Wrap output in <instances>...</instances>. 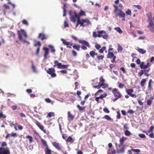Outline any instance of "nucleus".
I'll use <instances>...</instances> for the list:
<instances>
[{
    "label": "nucleus",
    "instance_id": "f257e3e1",
    "mask_svg": "<svg viewBox=\"0 0 154 154\" xmlns=\"http://www.w3.org/2000/svg\"><path fill=\"white\" fill-rule=\"evenodd\" d=\"M93 36L94 38L102 37L103 38H107L108 35L104 30H99L97 32L94 31L93 32Z\"/></svg>",
    "mask_w": 154,
    "mask_h": 154
},
{
    "label": "nucleus",
    "instance_id": "f03ea898",
    "mask_svg": "<svg viewBox=\"0 0 154 154\" xmlns=\"http://www.w3.org/2000/svg\"><path fill=\"white\" fill-rule=\"evenodd\" d=\"M113 6L114 8L113 12L115 14L116 17L119 16L120 17H122L123 18L122 19L123 21L125 20V13L122 11V9H118V7L116 5L114 4Z\"/></svg>",
    "mask_w": 154,
    "mask_h": 154
},
{
    "label": "nucleus",
    "instance_id": "7ed1b4c3",
    "mask_svg": "<svg viewBox=\"0 0 154 154\" xmlns=\"http://www.w3.org/2000/svg\"><path fill=\"white\" fill-rule=\"evenodd\" d=\"M69 14L70 16L69 18L71 21L75 23L76 20H79V18L80 19L75 12H74L72 11H70Z\"/></svg>",
    "mask_w": 154,
    "mask_h": 154
},
{
    "label": "nucleus",
    "instance_id": "20e7f679",
    "mask_svg": "<svg viewBox=\"0 0 154 154\" xmlns=\"http://www.w3.org/2000/svg\"><path fill=\"white\" fill-rule=\"evenodd\" d=\"M19 38H26L27 37L26 32L23 29H20L17 31Z\"/></svg>",
    "mask_w": 154,
    "mask_h": 154
},
{
    "label": "nucleus",
    "instance_id": "39448f33",
    "mask_svg": "<svg viewBox=\"0 0 154 154\" xmlns=\"http://www.w3.org/2000/svg\"><path fill=\"white\" fill-rule=\"evenodd\" d=\"M112 92L114 96L116 97L121 98L122 97V95L121 93L118 91L117 89L116 88L113 89L112 90Z\"/></svg>",
    "mask_w": 154,
    "mask_h": 154
},
{
    "label": "nucleus",
    "instance_id": "423d86ee",
    "mask_svg": "<svg viewBox=\"0 0 154 154\" xmlns=\"http://www.w3.org/2000/svg\"><path fill=\"white\" fill-rule=\"evenodd\" d=\"M55 70L53 68H49L48 70L47 71L48 73L51 75L52 77H54L56 76V74L54 72Z\"/></svg>",
    "mask_w": 154,
    "mask_h": 154
},
{
    "label": "nucleus",
    "instance_id": "0eeeda50",
    "mask_svg": "<svg viewBox=\"0 0 154 154\" xmlns=\"http://www.w3.org/2000/svg\"><path fill=\"white\" fill-rule=\"evenodd\" d=\"M81 22H83V26H82L83 27L88 26L91 24L90 21L88 19H82L81 20Z\"/></svg>",
    "mask_w": 154,
    "mask_h": 154
},
{
    "label": "nucleus",
    "instance_id": "6e6552de",
    "mask_svg": "<svg viewBox=\"0 0 154 154\" xmlns=\"http://www.w3.org/2000/svg\"><path fill=\"white\" fill-rule=\"evenodd\" d=\"M149 30L153 33H154V23L153 22H150L147 26Z\"/></svg>",
    "mask_w": 154,
    "mask_h": 154
},
{
    "label": "nucleus",
    "instance_id": "1a4fd4ad",
    "mask_svg": "<svg viewBox=\"0 0 154 154\" xmlns=\"http://www.w3.org/2000/svg\"><path fill=\"white\" fill-rule=\"evenodd\" d=\"M43 49L44 51V57L45 58H48L47 56L49 54L48 49L46 47H44Z\"/></svg>",
    "mask_w": 154,
    "mask_h": 154
},
{
    "label": "nucleus",
    "instance_id": "9d476101",
    "mask_svg": "<svg viewBox=\"0 0 154 154\" xmlns=\"http://www.w3.org/2000/svg\"><path fill=\"white\" fill-rule=\"evenodd\" d=\"M52 144L57 150H61V146L59 143L56 142H54L52 143Z\"/></svg>",
    "mask_w": 154,
    "mask_h": 154
},
{
    "label": "nucleus",
    "instance_id": "9b49d317",
    "mask_svg": "<svg viewBox=\"0 0 154 154\" xmlns=\"http://www.w3.org/2000/svg\"><path fill=\"white\" fill-rule=\"evenodd\" d=\"M63 43L65 45L67 46V47L69 48H71V46L72 44L69 42H67L64 39H61Z\"/></svg>",
    "mask_w": 154,
    "mask_h": 154
},
{
    "label": "nucleus",
    "instance_id": "f8f14e48",
    "mask_svg": "<svg viewBox=\"0 0 154 154\" xmlns=\"http://www.w3.org/2000/svg\"><path fill=\"white\" fill-rule=\"evenodd\" d=\"M79 42L82 44H84L88 47H89L90 45L89 43L84 40H79Z\"/></svg>",
    "mask_w": 154,
    "mask_h": 154
},
{
    "label": "nucleus",
    "instance_id": "ddd939ff",
    "mask_svg": "<svg viewBox=\"0 0 154 154\" xmlns=\"http://www.w3.org/2000/svg\"><path fill=\"white\" fill-rule=\"evenodd\" d=\"M35 123L41 130H43L44 129V126L38 121H36Z\"/></svg>",
    "mask_w": 154,
    "mask_h": 154
},
{
    "label": "nucleus",
    "instance_id": "4468645a",
    "mask_svg": "<svg viewBox=\"0 0 154 154\" xmlns=\"http://www.w3.org/2000/svg\"><path fill=\"white\" fill-rule=\"evenodd\" d=\"M54 65L55 66H57L58 68L59 69H61L62 66V64L61 63H60L58 62V61L55 60L54 61Z\"/></svg>",
    "mask_w": 154,
    "mask_h": 154
},
{
    "label": "nucleus",
    "instance_id": "2eb2a0df",
    "mask_svg": "<svg viewBox=\"0 0 154 154\" xmlns=\"http://www.w3.org/2000/svg\"><path fill=\"white\" fill-rule=\"evenodd\" d=\"M2 147H0V154H10L9 150L7 149L5 150L2 152H1V151L3 149Z\"/></svg>",
    "mask_w": 154,
    "mask_h": 154
},
{
    "label": "nucleus",
    "instance_id": "dca6fc26",
    "mask_svg": "<svg viewBox=\"0 0 154 154\" xmlns=\"http://www.w3.org/2000/svg\"><path fill=\"white\" fill-rule=\"evenodd\" d=\"M148 20L151 22H153L152 21V14L151 12H149L146 14Z\"/></svg>",
    "mask_w": 154,
    "mask_h": 154
},
{
    "label": "nucleus",
    "instance_id": "f3484780",
    "mask_svg": "<svg viewBox=\"0 0 154 154\" xmlns=\"http://www.w3.org/2000/svg\"><path fill=\"white\" fill-rule=\"evenodd\" d=\"M78 15L79 16V17L80 18L81 16H85L86 14L85 11L81 10Z\"/></svg>",
    "mask_w": 154,
    "mask_h": 154
},
{
    "label": "nucleus",
    "instance_id": "a211bd4d",
    "mask_svg": "<svg viewBox=\"0 0 154 154\" xmlns=\"http://www.w3.org/2000/svg\"><path fill=\"white\" fill-rule=\"evenodd\" d=\"M38 37L39 38H46L48 37L44 33H42L39 34Z\"/></svg>",
    "mask_w": 154,
    "mask_h": 154
},
{
    "label": "nucleus",
    "instance_id": "6ab92c4d",
    "mask_svg": "<svg viewBox=\"0 0 154 154\" xmlns=\"http://www.w3.org/2000/svg\"><path fill=\"white\" fill-rule=\"evenodd\" d=\"M154 97H150L149 99L147 100V105L150 106L151 105L152 102L153 100L154 99Z\"/></svg>",
    "mask_w": 154,
    "mask_h": 154
},
{
    "label": "nucleus",
    "instance_id": "aec40b11",
    "mask_svg": "<svg viewBox=\"0 0 154 154\" xmlns=\"http://www.w3.org/2000/svg\"><path fill=\"white\" fill-rule=\"evenodd\" d=\"M83 22H81V20L79 18V20H77V23L76 25V27H77L79 24L81 26H83Z\"/></svg>",
    "mask_w": 154,
    "mask_h": 154
},
{
    "label": "nucleus",
    "instance_id": "412c9836",
    "mask_svg": "<svg viewBox=\"0 0 154 154\" xmlns=\"http://www.w3.org/2000/svg\"><path fill=\"white\" fill-rule=\"evenodd\" d=\"M144 63L143 62H142L141 63L140 67L141 69H146L147 68V66H146V65H144Z\"/></svg>",
    "mask_w": 154,
    "mask_h": 154
},
{
    "label": "nucleus",
    "instance_id": "4be33fe9",
    "mask_svg": "<svg viewBox=\"0 0 154 154\" xmlns=\"http://www.w3.org/2000/svg\"><path fill=\"white\" fill-rule=\"evenodd\" d=\"M124 137H122L119 140L120 144L119 145V147H121V146H122V144L124 143Z\"/></svg>",
    "mask_w": 154,
    "mask_h": 154
},
{
    "label": "nucleus",
    "instance_id": "5701e85b",
    "mask_svg": "<svg viewBox=\"0 0 154 154\" xmlns=\"http://www.w3.org/2000/svg\"><path fill=\"white\" fill-rule=\"evenodd\" d=\"M48 47L51 48V51L52 53H54L55 52V49L54 47L51 45H49Z\"/></svg>",
    "mask_w": 154,
    "mask_h": 154
},
{
    "label": "nucleus",
    "instance_id": "b1692460",
    "mask_svg": "<svg viewBox=\"0 0 154 154\" xmlns=\"http://www.w3.org/2000/svg\"><path fill=\"white\" fill-rule=\"evenodd\" d=\"M137 51L138 52H139L140 53L143 54H145L146 52V51L144 50L142 48H138L137 49Z\"/></svg>",
    "mask_w": 154,
    "mask_h": 154
},
{
    "label": "nucleus",
    "instance_id": "393cba45",
    "mask_svg": "<svg viewBox=\"0 0 154 154\" xmlns=\"http://www.w3.org/2000/svg\"><path fill=\"white\" fill-rule=\"evenodd\" d=\"M114 56V54L112 52L109 51L107 55V58H112Z\"/></svg>",
    "mask_w": 154,
    "mask_h": 154
},
{
    "label": "nucleus",
    "instance_id": "a878e982",
    "mask_svg": "<svg viewBox=\"0 0 154 154\" xmlns=\"http://www.w3.org/2000/svg\"><path fill=\"white\" fill-rule=\"evenodd\" d=\"M66 141L68 142L73 143L74 141V140L71 136H69L68 139L66 140Z\"/></svg>",
    "mask_w": 154,
    "mask_h": 154
},
{
    "label": "nucleus",
    "instance_id": "bb28decb",
    "mask_svg": "<svg viewBox=\"0 0 154 154\" xmlns=\"http://www.w3.org/2000/svg\"><path fill=\"white\" fill-rule=\"evenodd\" d=\"M146 82V80L145 79H142L141 82H140V85L141 87H143Z\"/></svg>",
    "mask_w": 154,
    "mask_h": 154
},
{
    "label": "nucleus",
    "instance_id": "cd10ccee",
    "mask_svg": "<svg viewBox=\"0 0 154 154\" xmlns=\"http://www.w3.org/2000/svg\"><path fill=\"white\" fill-rule=\"evenodd\" d=\"M114 29L120 34H121L123 32L119 27H115Z\"/></svg>",
    "mask_w": 154,
    "mask_h": 154
},
{
    "label": "nucleus",
    "instance_id": "c85d7f7f",
    "mask_svg": "<svg viewBox=\"0 0 154 154\" xmlns=\"http://www.w3.org/2000/svg\"><path fill=\"white\" fill-rule=\"evenodd\" d=\"M32 63V69L33 71L35 72H37L35 67L34 66L33 62L32 61L31 62Z\"/></svg>",
    "mask_w": 154,
    "mask_h": 154
},
{
    "label": "nucleus",
    "instance_id": "c756f323",
    "mask_svg": "<svg viewBox=\"0 0 154 154\" xmlns=\"http://www.w3.org/2000/svg\"><path fill=\"white\" fill-rule=\"evenodd\" d=\"M73 47L77 51H79L80 48V45H77L76 44H75L73 46Z\"/></svg>",
    "mask_w": 154,
    "mask_h": 154
},
{
    "label": "nucleus",
    "instance_id": "7c9ffc66",
    "mask_svg": "<svg viewBox=\"0 0 154 154\" xmlns=\"http://www.w3.org/2000/svg\"><path fill=\"white\" fill-rule=\"evenodd\" d=\"M90 55L92 57H94L95 55H97V54L94 51H92L90 52Z\"/></svg>",
    "mask_w": 154,
    "mask_h": 154
},
{
    "label": "nucleus",
    "instance_id": "2f4dec72",
    "mask_svg": "<svg viewBox=\"0 0 154 154\" xmlns=\"http://www.w3.org/2000/svg\"><path fill=\"white\" fill-rule=\"evenodd\" d=\"M20 42L26 44L27 45L29 44V43L28 42L26 41L25 39H20Z\"/></svg>",
    "mask_w": 154,
    "mask_h": 154
},
{
    "label": "nucleus",
    "instance_id": "473e14b6",
    "mask_svg": "<svg viewBox=\"0 0 154 154\" xmlns=\"http://www.w3.org/2000/svg\"><path fill=\"white\" fill-rule=\"evenodd\" d=\"M118 52H122L123 50L122 48L121 47V46L119 44H118Z\"/></svg>",
    "mask_w": 154,
    "mask_h": 154
},
{
    "label": "nucleus",
    "instance_id": "72a5a7b5",
    "mask_svg": "<svg viewBox=\"0 0 154 154\" xmlns=\"http://www.w3.org/2000/svg\"><path fill=\"white\" fill-rule=\"evenodd\" d=\"M68 117L70 118L71 120H73L74 118V116L70 113L69 111L68 112Z\"/></svg>",
    "mask_w": 154,
    "mask_h": 154
},
{
    "label": "nucleus",
    "instance_id": "f704fd0d",
    "mask_svg": "<svg viewBox=\"0 0 154 154\" xmlns=\"http://www.w3.org/2000/svg\"><path fill=\"white\" fill-rule=\"evenodd\" d=\"M134 91L132 89H129L126 90L127 93L130 96L132 94V93Z\"/></svg>",
    "mask_w": 154,
    "mask_h": 154
},
{
    "label": "nucleus",
    "instance_id": "c9c22d12",
    "mask_svg": "<svg viewBox=\"0 0 154 154\" xmlns=\"http://www.w3.org/2000/svg\"><path fill=\"white\" fill-rule=\"evenodd\" d=\"M41 142L43 145L46 147V148L48 147V146L47 145V142L45 140L43 139H42L41 140Z\"/></svg>",
    "mask_w": 154,
    "mask_h": 154
},
{
    "label": "nucleus",
    "instance_id": "e433bc0d",
    "mask_svg": "<svg viewBox=\"0 0 154 154\" xmlns=\"http://www.w3.org/2000/svg\"><path fill=\"white\" fill-rule=\"evenodd\" d=\"M125 134L126 136H129L131 134L130 132L128 130H126L125 131Z\"/></svg>",
    "mask_w": 154,
    "mask_h": 154
},
{
    "label": "nucleus",
    "instance_id": "4c0bfd02",
    "mask_svg": "<svg viewBox=\"0 0 154 154\" xmlns=\"http://www.w3.org/2000/svg\"><path fill=\"white\" fill-rule=\"evenodd\" d=\"M77 106L79 109L80 111L83 110L85 108V107H81L79 105H77Z\"/></svg>",
    "mask_w": 154,
    "mask_h": 154
},
{
    "label": "nucleus",
    "instance_id": "58836bf2",
    "mask_svg": "<svg viewBox=\"0 0 154 154\" xmlns=\"http://www.w3.org/2000/svg\"><path fill=\"white\" fill-rule=\"evenodd\" d=\"M100 82H99V84L100 85H101V84L104 83L105 81V80L103 79L102 77H101L100 79Z\"/></svg>",
    "mask_w": 154,
    "mask_h": 154
},
{
    "label": "nucleus",
    "instance_id": "ea45409f",
    "mask_svg": "<svg viewBox=\"0 0 154 154\" xmlns=\"http://www.w3.org/2000/svg\"><path fill=\"white\" fill-rule=\"evenodd\" d=\"M26 138L29 139V141L30 143H31L33 140V138L31 136L28 135L26 136Z\"/></svg>",
    "mask_w": 154,
    "mask_h": 154
},
{
    "label": "nucleus",
    "instance_id": "a19ab883",
    "mask_svg": "<svg viewBox=\"0 0 154 154\" xmlns=\"http://www.w3.org/2000/svg\"><path fill=\"white\" fill-rule=\"evenodd\" d=\"M54 116V112H49L48 114V116L49 118H50L52 116Z\"/></svg>",
    "mask_w": 154,
    "mask_h": 154
},
{
    "label": "nucleus",
    "instance_id": "79ce46f5",
    "mask_svg": "<svg viewBox=\"0 0 154 154\" xmlns=\"http://www.w3.org/2000/svg\"><path fill=\"white\" fill-rule=\"evenodd\" d=\"M106 49V47H103L101 48L99 50V52L100 53H102L103 52L104 50H105Z\"/></svg>",
    "mask_w": 154,
    "mask_h": 154
},
{
    "label": "nucleus",
    "instance_id": "37998d69",
    "mask_svg": "<svg viewBox=\"0 0 154 154\" xmlns=\"http://www.w3.org/2000/svg\"><path fill=\"white\" fill-rule=\"evenodd\" d=\"M107 96V94L106 93H105L103 94H101L100 97V99H102L103 98L106 97Z\"/></svg>",
    "mask_w": 154,
    "mask_h": 154
},
{
    "label": "nucleus",
    "instance_id": "c03bdc74",
    "mask_svg": "<svg viewBox=\"0 0 154 154\" xmlns=\"http://www.w3.org/2000/svg\"><path fill=\"white\" fill-rule=\"evenodd\" d=\"M41 45V44L39 42H37L34 44V46L35 47L38 46L40 47Z\"/></svg>",
    "mask_w": 154,
    "mask_h": 154
},
{
    "label": "nucleus",
    "instance_id": "a18cd8bd",
    "mask_svg": "<svg viewBox=\"0 0 154 154\" xmlns=\"http://www.w3.org/2000/svg\"><path fill=\"white\" fill-rule=\"evenodd\" d=\"M22 23L23 24L27 26L28 25V23L27 21L25 19L22 20Z\"/></svg>",
    "mask_w": 154,
    "mask_h": 154
},
{
    "label": "nucleus",
    "instance_id": "49530a36",
    "mask_svg": "<svg viewBox=\"0 0 154 154\" xmlns=\"http://www.w3.org/2000/svg\"><path fill=\"white\" fill-rule=\"evenodd\" d=\"M7 144L5 142H2V146L1 147H2L3 148V149L1 151V152L2 153L5 150H3L4 149L3 147L5 146H6V145Z\"/></svg>",
    "mask_w": 154,
    "mask_h": 154
},
{
    "label": "nucleus",
    "instance_id": "de8ad7c7",
    "mask_svg": "<svg viewBox=\"0 0 154 154\" xmlns=\"http://www.w3.org/2000/svg\"><path fill=\"white\" fill-rule=\"evenodd\" d=\"M104 118L107 120H111L112 119L111 117L108 115H106L104 116Z\"/></svg>",
    "mask_w": 154,
    "mask_h": 154
},
{
    "label": "nucleus",
    "instance_id": "09e8293b",
    "mask_svg": "<svg viewBox=\"0 0 154 154\" xmlns=\"http://www.w3.org/2000/svg\"><path fill=\"white\" fill-rule=\"evenodd\" d=\"M100 84L99 83L98 85L97 86L94 85L93 86V87L95 88H97V89H99L102 87L103 85H100Z\"/></svg>",
    "mask_w": 154,
    "mask_h": 154
},
{
    "label": "nucleus",
    "instance_id": "8fccbe9b",
    "mask_svg": "<svg viewBox=\"0 0 154 154\" xmlns=\"http://www.w3.org/2000/svg\"><path fill=\"white\" fill-rule=\"evenodd\" d=\"M144 74V71L143 70H141L138 73V75L140 76H141Z\"/></svg>",
    "mask_w": 154,
    "mask_h": 154
},
{
    "label": "nucleus",
    "instance_id": "3c124183",
    "mask_svg": "<svg viewBox=\"0 0 154 154\" xmlns=\"http://www.w3.org/2000/svg\"><path fill=\"white\" fill-rule=\"evenodd\" d=\"M125 13L128 15H131V10L129 9H128L127 11Z\"/></svg>",
    "mask_w": 154,
    "mask_h": 154
},
{
    "label": "nucleus",
    "instance_id": "603ef678",
    "mask_svg": "<svg viewBox=\"0 0 154 154\" xmlns=\"http://www.w3.org/2000/svg\"><path fill=\"white\" fill-rule=\"evenodd\" d=\"M134 6L137 8V9L139 10H140L142 9V7L139 5H134Z\"/></svg>",
    "mask_w": 154,
    "mask_h": 154
},
{
    "label": "nucleus",
    "instance_id": "864d4df0",
    "mask_svg": "<svg viewBox=\"0 0 154 154\" xmlns=\"http://www.w3.org/2000/svg\"><path fill=\"white\" fill-rule=\"evenodd\" d=\"M117 115L116 116L117 118L118 119H120L121 117V115L119 111H117Z\"/></svg>",
    "mask_w": 154,
    "mask_h": 154
},
{
    "label": "nucleus",
    "instance_id": "5fc2aeb1",
    "mask_svg": "<svg viewBox=\"0 0 154 154\" xmlns=\"http://www.w3.org/2000/svg\"><path fill=\"white\" fill-rule=\"evenodd\" d=\"M104 56L102 55L97 56V58L98 60H100L104 58Z\"/></svg>",
    "mask_w": 154,
    "mask_h": 154
},
{
    "label": "nucleus",
    "instance_id": "6e6d98bb",
    "mask_svg": "<svg viewBox=\"0 0 154 154\" xmlns=\"http://www.w3.org/2000/svg\"><path fill=\"white\" fill-rule=\"evenodd\" d=\"M95 48L97 50L99 49L101 47V46L99 44H96L95 45Z\"/></svg>",
    "mask_w": 154,
    "mask_h": 154
},
{
    "label": "nucleus",
    "instance_id": "4d7b16f0",
    "mask_svg": "<svg viewBox=\"0 0 154 154\" xmlns=\"http://www.w3.org/2000/svg\"><path fill=\"white\" fill-rule=\"evenodd\" d=\"M6 117V116L3 115V113L2 112L0 113V118H5Z\"/></svg>",
    "mask_w": 154,
    "mask_h": 154
},
{
    "label": "nucleus",
    "instance_id": "13d9d810",
    "mask_svg": "<svg viewBox=\"0 0 154 154\" xmlns=\"http://www.w3.org/2000/svg\"><path fill=\"white\" fill-rule=\"evenodd\" d=\"M138 136L142 138H145L146 137V136H145V135L143 134H139L138 135Z\"/></svg>",
    "mask_w": 154,
    "mask_h": 154
},
{
    "label": "nucleus",
    "instance_id": "bf43d9fd",
    "mask_svg": "<svg viewBox=\"0 0 154 154\" xmlns=\"http://www.w3.org/2000/svg\"><path fill=\"white\" fill-rule=\"evenodd\" d=\"M154 127L153 126H151L150 127V129L149 130V132H152L153 131Z\"/></svg>",
    "mask_w": 154,
    "mask_h": 154
},
{
    "label": "nucleus",
    "instance_id": "052dcab7",
    "mask_svg": "<svg viewBox=\"0 0 154 154\" xmlns=\"http://www.w3.org/2000/svg\"><path fill=\"white\" fill-rule=\"evenodd\" d=\"M125 86V85L122 83H120L119 85V87L120 88H122Z\"/></svg>",
    "mask_w": 154,
    "mask_h": 154
},
{
    "label": "nucleus",
    "instance_id": "680f3d73",
    "mask_svg": "<svg viewBox=\"0 0 154 154\" xmlns=\"http://www.w3.org/2000/svg\"><path fill=\"white\" fill-rule=\"evenodd\" d=\"M132 150L135 152L139 153L140 152L139 149H132Z\"/></svg>",
    "mask_w": 154,
    "mask_h": 154
},
{
    "label": "nucleus",
    "instance_id": "e2e57ef3",
    "mask_svg": "<svg viewBox=\"0 0 154 154\" xmlns=\"http://www.w3.org/2000/svg\"><path fill=\"white\" fill-rule=\"evenodd\" d=\"M101 84L102 85H103V86H102V88H107L108 87V85L106 84H104V83Z\"/></svg>",
    "mask_w": 154,
    "mask_h": 154
},
{
    "label": "nucleus",
    "instance_id": "0e129e2a",
    "mask_svg": "<svg viewBox=\"0 0 154 154\" xmlns=\"http://www.w3.org/2000/svg\"><path fill=\"white\" fill-rule=\"evenodd\" d=\"M40 49V47H38V48H37V50H36V53H35L36 54L38 55V54L39 53Z\"/></svg>",
    "mask_w": 154,
    "mask_h": 154
},
{
    "label": "nucleus",
    "instance_id": "69168bd1",
    "mask_svg": "<svg viewBox=\"0 0 154 154\" xmlns=\"http://www.w3.org/2000/svg\"><path fill=\"white\" fill-rule=\"evenodd\" d=\"M103 110L106 113H109V111L107 108H104Z\"/></svg>",
    "mask_w": 154,
    "mask_h": 154
},
{
    "label": "nucleus",
    "instance_id": "338daca9",
    "mask_svg": "<svg viewBox=\"0 0 154 154\" xmlns=\"http://www.w3.org/2000/svg\"><path fill=\"white\" fill-rule=\"evenodd\" d=\"M64 26L65 27H68L69 26V25L66 21L64 22Z\"/></svg>",
    "mask_w": 154,
    "mask_h": 154
},
{
    "label": "nucleus",
    "instance_id": "774afa93",
    "mask_svg": "<svg viewBox=\"0 0 154 154\" xmlns=\"http://www.w3.org/2000/svg\"><path fill=\"white\" fill-rule=\"evenodd\" d=\"M46 102L48 103H50L51 102V100L49 98H47L45 99Z\"/></svg>",
    "mask_w": 154,
    "mask_h": 154
}]
</instances>
